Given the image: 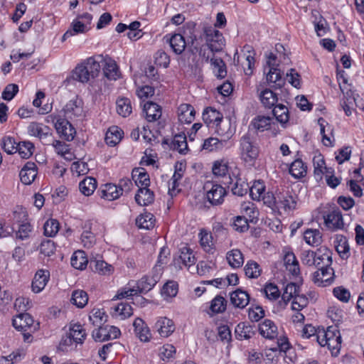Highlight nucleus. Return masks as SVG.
I'll use <instances>...</instances> for the list:
<instances>
[{
    "label": "nucleus",
    "instance_id": "26",
    "mask_svg": "<svg viewBox=\"0 0 364 364\" xmlns=\"http://www.w3.org/2000/svg\"><path fill=\"white\" fill-rule=\"evenodd\" d=\"M195 109L189 104H182L178 108V117L181 123L190 124L195 118Z\"/></svg>",
    "mask_w": 364,
    "mask_h": 364
},
{
    "label": "nucleus",
    "instance_id": "62",
    "mask_svg": "<svg viewBox=\"0 0 364 364\" xmlns=\"http://www.w3.org/2000/svg\"><path fill=\"white\" fill-rule=\"evenodd\" d=\"M59 226L60 224L57 220L53 218L48 220L43 225L45 235L55 236L59 230Z\"/></svg>",
    "mask_w": 364,
    "mask_h": 364
},
{
    "label": "nucleus",
    "instance_id": "47",
    "mask_svg": "<svg viewBox=\"0 0 364 364\" xmlns=\"http://www.w3.org/2000/svg\"><path fill=\"white\" fill-rule=\"evenodd\" d=\"M227 143L226 141L219 140L215 137H210L204 140L202 149L208 151L221 150Z\"/></svg>",
    "mask_w": 364,
    "mask_h": 364
},
{
    "label": "nucleus",
    "instance_id": "58",
    "mask_svg": "<svg viewBox=\"0 0 364 364\" xmlns=\"http://www.w3.org/2000/svg\"><path fill=\"white\" fill-rule=\"evenodd\" d=\"M245 275L249 278H257L260 276L262 269L258 263L250 260L247 262L244 268Z\"/></svg>",
    "mask_w": 364,
    "mask_h": 364
},
{
    "label": "nucleus",
    "instance_id": "3",
    "mask_svg": "<svg viewBox=\"0 0 364 364\" xmlns=\"http://www.w3.org/2000/svg\"><path fill=\"white\" fill-rule=\"evenodd\" d=\"M240 154L241 159L249 164H253L259 156V148L253 144L247 134L240 140Z\"/></svg>",
    "mask_w": 364,
    "mask_h": 364
},
{
    "label": "nucleus",
    "instance_id": "24",
    "mask_svg": "<svg viewBox=\"0 0 364 364\" xmlns=\"http://www.w3.org/2000/svg\"><path fill=\"white\" fill-rule=\"evenodd\" d=\"M158 280L159 277L157 275H146L135 284L136 291L139 294H145L154 288Z\"/></svg>",
    "mask_w": 364,
    "mask_h": 364
},
{
    "label": "nucleus",
    "instance_id": "11",
    "mask_svg": "<svg viewBox=\"0 0 364 364\" xmlns=\"http://www.w3.org/2000/svg\"><path fill=\"white\" fill-rule=\"evenodd\" d=\"M65 116L67 118L73 119L83 116V102L75 97L67 102L63 108Z\"/></svg>",
    "mask_w": 364,
    "mask_h": 364
},
{
    "label": "nucleus",
    "instance_id": "32",
    "mask_svg": "<svg viewBox=\"0 0 364 364\" xmlns=\"http://www.w3.org/2000/svg\"><path fill=\"white\" fill-rule=\"evenodd\" d=\"M200 245L204 251L213 254L215 250L212 234L206 230H201L198 234Z\"/></svg>",
    "mask_w": 364,
    "mask_h": 364
},
{
    "label": "nucleus",
    "instance_id": "44",
    "mask_svg": "<svg viewBox=\"0 0 364 364\" xmlns=\"http://www.w3.org/2000/svg\"><path fill=\"white\" fill-rule=\"evenodd\" d=\"M306 168V166L301 159H296L290 166L289 173L295 178H300L305 176Z\"/></svg>",
    "mask_w": 364,
    "mask_h": 364
},
{
    "label": "nucleus",
    "instance_id": "33",
    "mask_svg": "<svg viewBox=\"0 0 364 364\" xmlns=\"http://www.w3.org/2000/svg\"><path fill=\"white\" fill-rule=\"evenodd\" d=\"M122 134V130L118 127L113 126L109 127L105 135L107 144L111 146H115L121 141Z\"/></svg>",
    "mask_w": 364,
    "mask_h": 364
},
{
    "label": "nucleus",
    "instance_id": "5",
    "mask_svg": "<svg viewBox=\"0 0 364 364\" xmlns=\"http://www.w3.org/2000/svg\"><path fill=\"white\" fill-rule=\"evenodd\" d=\"M52 118L55 128L60 136L68 141H72L75 136L76 131L69 121L58 115L52 116Z\"/></svg>",
    "mask_w": 364,
    "mask_h": 364
},
{
    "label": "nucleus",
    "instance_id": "48",
    "mask_svg": "<svg viewBox=\"0 0 364 364\" xmlns=\"http://www.w3.org/2000/svg\"><path fill=\"white\" fill-rule=\"evenodd\" d=\"M117 113L123 117H128L132 112L131 100L127 97L119 98L117 100Z\"/></svg>",
    "mask_w": 364,
    "mask_h": 364
},
{
    "label": "nucleus",
    "instance_id": "52",
    "mask_svg": "<svg viewBox=\"0 0 364 364\" xmlns=\"http://www.w3.org/2000/svg\"><path fill=\"white\" fill-rule=\"evenodd\" d=\"M73 78L82 83L87 82L90 79V74L86 68L85 63L78 65L73 73Z\"/></svg>",
    "mask_w": 364,
    "mask_h": 364
},
{
    "label": "nucleus",
    "instance_id": "40",
    "mask_svg": "<svg viewBox=\"0 0 364 364\" xmlns=\"http://www.w3.org/2000/svg\"><path fill=\"white\" fill-rule=\"evenodd\" d=\"M338 335H341V333L336 326H329L326 329L322 328L321 329H318L317 333V342L322 343L324 340H326L327 341L330 339H335Z\"/></svg>",
    "mask_w": 364,
    "mask_h": 364
},
{
    "label": "nucleus",
    "instance_id": "51",
    "mask_svg": "<svg viewBox=\"0 0 364 364\" xmlns=\"http://www.w3.org/2000/svg\"><path fill=\"white\" fill-rule=\"evenodd\" d=\"M70 301L77 308H83L88 301L87 294L81 289L75 290L72 294Z\"/></svg>",
    "mask_w": 364,
    "mask_h": 364
},
{
    "label": "nucleus",
    "instance_id": "59",
    "mask_svg": "<svg viewBox=\"0 0 364 364\" xmlns=\"http://www.w3.org/2000/svg\"><path fill=\"white\" fill-rule=\"evenodd\" d=\"M212 171L215 176L225 177L228 173V162L224 159L215 161Z\"/></svg>",
    "mask_w": 364,
    "mask_h": 364
},
{
    "label": "nucleus",
    "instance_id": "34",
    "mask_svg": "<svg viewBox=\"0 0 364 364\" xmlns=\"http://www.w3.org/2000/svg\"><path fill=\"white\" fill-rule=\"evenodd\" d=\"M132 177L135 178V183L139 188L149 187L150 185L149 176L142 168L134 169L132 171Z\"/></svg>",
    "mask_w": 364,
    "mask_h": 364
},
{
    "label": "nucleus",
    "instance_id": "6",
    "mask_svg": "<svg viewBox=\"0 0 364 364\" xmlns=\"http://www.w3.org/2000/svg\"><path fill=\"white\" fill-rule=\"evenodd\" d=\"M204 189L206 191V198L210 204L217 205L223 203L226 191L221 185L208 181L204 186Z\"/></svg>",
    "mask_w": 364,
    "mask_h": 364
},
{
    "label": "nucleus",
    "instance_id": "4",
    "mask_svg": "<svg viewBox=\"0 0 364 364\" xmlns=\"http://www.w3.org/2000/svg\"><path fill=\"white\" fill-rule=\"evenodd\" d=\"M277 208L287 213L296 209L298 196L294 192L287 191L277 195Z\"/></svg>",
    "mask_w": 364,
    "mask_h": 364
},
{
    "label": "nucleus",
    "instance_id": "8",
    "mask_svg": "<svg viewBox=\"0 0 364 364\" xmlns=\"http://www.w3.org/2000/svg\"><path fill=\"white\" fill-rule=\"evenodd\" d=\"M99 328L92 331V338L97 342L117 338L120 335V330L114 326H99Z\"/></svg>",
    "mask_w": 364,
    "mask_h": 364
},
{
    "label": "nucleus",
    "instance_id": "50",
    "mask_svg": "<svg viewBox=\"0 0 364 364\" xmlns=\"http://www.w3.org/2000/svg\"><path fill=\"white\" fill-rule=\"evenodd\" d=\"M171 147L173 149L178 151L180 154H186L188 150L186 135L184 134L175 135L172 140Z\"/></svg>",
    "mask_w": 364,
    "mask_h": 364
},
{
    "label": "nucleus",
    "instance_id": "54",
    "mask_svg": "<svg viewBox=\"0 0 364 364\" xmlns=\"http://www.w3.org/2000/svg\"><path fill=\"white\" fill-rule=\"evenodd\" d=\"M90 77L94 78L97 77L100 71L102 63L101 60H96L95 58H89L84 63Z\"/></svg>",
    "mask_w": 364,
    "mask_h": 364
},
{
    "label": "nucleus",
    "instance_id": "64",
    "mask_svg": "<svg viewBox=\"0 0 364 364\" xmlns=\"http://www.w3.org/2000/svg\"><path fill=\"white\" fill-rule=\"evenodd\" d=\"M250 189L247 183L242 181L241 178L236 179L234 186L232 187V192L234 195L242 196L245 195Z\"/></svg>",
    "mask_w": 364,
    "mask_h": 364
},
{
    "label": "nucleus",
    "instance_id": "28",
    "mask_svg": "<svg viewBox=\"0 0 364 364\" xmlns=\"http://www.w3.org/2000/svg\"><path fill=\"white\" fill-rule=\"evenodd\" d=\"M28 132L30 135L42 139L50 135V129L41 123L33 122L28 125Z\"/></svg>",
    "mask_w": 364,
    "mask_h": 364
},
{
    "label": "nucleus",
    "instance_id": "31",
    "mask_svg": "<svg viewBox=\"0 0 364 364\" xmlns=\"http://www.w3.org/2000/svg\"><path fill=\"white\" fill-rule=\"evenodd\" d=\"M202 117L203 122L208 126L212 123L218 126L223 119V114L212 107H207L205 109Z\"/></svg>",
    "mask_w": 364,
    "mask_h": 364
},
{
    "label": "nucleus",
    "instance_id": "12",
    "mask_svg": "<svg viewBox=\"0 0 364 364\" xmlns=\"http://www.w3.org/2000/svg\"><path fill=\"white\" fill-rule=\"evenodd\" d=\"M98 58L101 60L105 77L110 80H116L119 77V68L114 60L110 58H103L102 56Z\"/></svg>",
    "mask_w": 364,
    "mask_h": 364
},
{
    "label": "nucleus",
    "instance_id": "38",
    "mask_svg": "<svg viewBox=\"0 0 364 364\" xmlns=\"http://www.w3.org/2000/svg\"><path fill=\"white\" fill-rule=\"evenodd\" d=\"M305 242L313 247L319 245L322 242L321 232L316 229H308L304 233Z\"/></svg>",
    "mask_w": 364,
    "mask_h": 364
},
{
    "label": "nucleus",
    "instance_id": "27",
    "mask_svg": "<svg viewBox=\"0 0 364 364\" xmlns=\"http://www.w3.org/2000/svg\"><path fill=\"white\" fill-rule=\"evenodd\" d=\"M143 112L148 122H154L161 116V109L159 105L152 102H146L143 106Z\"/></svg>",
    "mask_w": 364,
    "mask_h": 364
},
{
    "label": "nucleus",
    "instance_id": "25",
    "mask_svg": "<svg viewBox=\"0 0 364 364\" xmlns=\"http://www.w3.org/2000/svg\"><path fill=\"white\" fill-rule=\"evenodd\" d=\"M282 75L283 73L279 68L269 70L266 76L267 82L272 87L279 89L285 84V79L282 77Z\"/></svg>",
    "mask_w": 364,
    "mask_h": 364
},
{
    "label": "nucleus",
    "instance_id": "43",
    "mask_svg": "<svg viewBox=\"0 0 364 364\" xmlns=\"http://www.w3.org/2000/svg\"><path fill=\"white\" fill-rule=\"evenodd\" d=\"M97 188V181L92 177H86L79 183L80 192L87 196L92 195Z\"/></svg>",
    "mask_w": 364,
    "mask_h": 364
},
{
    "label": "nucleus",
    "instance_id": "45",
    "mask_svg": "<svg viewBox=\"0 0 364 364\" xmlns=\"http://www.w3.org/2000/svg\"><path fill=\"white\" fill-rule=\"evenodd\" d=\"M227 260L232 268H239L244 263V259L242 252L237 250H232L227 253Z\"/></svg>",
    "mask_w": 364,
    "mask_h": 364
},
{
    "label": "nucleus",
    "instance_id": "17",
    "mask_svg": "<svg viewBox=\"0 0 364 364\" xmlns=\"http://www.w3.org/2000/svg\"><path fill=\"white\" fill-rule=\"evenodd\" d=\"M133 326L134 333L139 339L142 342L149 341L151 334L148 326L140 318H136L134 321Z\"/></svg>",
    "mask_w": 364,
    "mask_h": 364
},
{
    "label": "nucleus",
    "instance_id": "61",
    "mask_svg": "<svg viewBox=\"0 0 364 364\" xmlns=\"http://www.w3.org/2000/svg\"><path fill=\"white\" fill-rule=\"evenodd\" d=\"M34 146L29 141H21L17 144L16 151L23 159H28L32 154Z\"/></svg>",
    "mask_w": 364,
    "mask_h": 364
},
{
    "label": "nucleus",
    "instance_id": "22",
    "mask_svg": "<svg viewBox=\"0 0 364 364\" xmlns=\"http://www.w3.org/2000/svg\"><path fill=\"white\" fill-rule=\"evenodd\" d=\"M259 332L264 337L269 340L277 338L278 331L277 327L269 319H264V321L259 325Z\"/></svg>",
    "mask_w": 364,
    "mask_h": 364
},
{
    "label": "nucleus",
    "instance_id": "9",
    "mask_svg": "<svg viewBox=\"0 0 364 364\" xmlns=\"http://www.w3.org/2000/svg\"><path fill=\"white\" fill-rule=\"evenodd\" d=\"M196 257L192 250L188 247H183L179 250L178 255L173 259L174 265L179 269L183 267H190L196 263Z\"/></svg>",
    "mask_w": 364,
    "mask_h": 364
},
{
    "label": "nucleus",
    "instance_id": "53",
    "mask_svg": "<svg viewBox=\"0 0 364 364\" xmlns=\"http://www.w3.org/2000/svg\"><path fill=\"white\" fill-rule=\"evenodd\" d=\"M321 346L325 347L326 346L328 350L331 351L332 355H337L340 351L341 347V336L338 335L335 339L324 340L322 343L317 342Z\"/></svg>",
    "mask_w": 364,
    "mask_h": 364
},
{
    "label": "nucleus",
    "instance_id": "18",
    "mask_svg": "<svg viewBox=\"0 0 364 364\" xmlns=\"http://www.w3.org/2000/svg\"><path fill=\"white\" fill-rule=\"evenodd\" d=\"M86 333L82 326L79 323L71 324L68 338L65 340L67 343L68 341L71 343L73 341L76 343L82 344L85 339Z\"/></svg>",
    "mask_w": 364,
    "mask_h": 364
},
{
    "label": "nucleus",
    "instance_id": "60",
    "mask_svg": "<svg viewBox=\"0 0 364 364\" xmlns=\"http://www.w3.org/2000/svg\"><path fill=\"white\" fill-rule=\"evenodd\" d=\"M94 263L95 271L102 275H109L113 272V267L103 260L91 261L90 264Z\"/></svg>",
    "mask_w": 364,
    "mask_h": 364
},
{
    "label": "nucleus",
    "instance_id": "1",
    "mask_svg": "<svg viewBox=\"0 0 364 364\" xmlns=\"http://www.w3.org/2000/svg\"><path fill=\"white\" fill-rule=\"evenodd\" d=\"M92 16L89 13L78 15L71 23L70 28L63 34L62 41L68 38L87 32L91 28Z\"/></svg>",
    "mask_w": 364,
    "mask_h": 364
},
{
    "label": "nucleus",
    "instance_id": "49",
    "mask_svg": "<svg viewBox=\"0 0 364 364\" xmlns=\"http://www.w3.org/2000/svg\"><path fill=\"white\" fill-rule=\"evenodd\" d=\"M210 63L213 67L215 75L218 77L223 78L226 76V66L224 61L220 58L213 57L210 59Z\"/></svg>",
    "mask_w": 364,
    "mask_h": 364
},
{
    "label": "nucleus",
    "instance_id": "19",
    "mask_svg": "<svg viewBox=\"0 0 364 364\" xmlns=\"http://www.w3.org/2000/svg\"><path fill=\"white\" fill-rule=\"evenodd\" d=\"M331 253L328 249L326 247H321L316 250L315 264H314V267L320 269L325 267L331 266Z\"/></svg>",
    "mask_w": 364,
    "mask_h": 364
},
{
    "label": "nucleus",
    "instance_id": "30",
    "mask_svg": "<svg viewBox=\"0 0 364 364\" xmlns=\"http://www.w3.org/2000/svg\"><path fill=\"white\" fill-rule=\"evenodd\" d=\"M154 195L149 187L139 188L135 195V200L139 205L145 206L154 202Z\"/></svg>",
    "mask_w": 364,
    "mask_h": 364
},
{
    "label": "nucleus",
    "instance_id": "7",
    "mask_svg": "<svg viewBox=\"0 0 364 364\" xmlns=\"http://www.w3.org/2000/svg\"><path fill=\"white\" fill-rule=\"evenodd\" d=\"M13 326L19 331H37L39 329V323L34 322L33 317L28 313L17 315L12 321Z\"/></svg>",
    "mask_w": 364,
    "mask_h": 364
},
{
    "label": "nucleus",
    "instance_id": "42",
    "mask_svg": "<svg viewBox=\"0 0 364 364\" xmlns=\"http://www.w3.org/2000/svg\"><path fill=\"white\" fill-rule=\"evenodd\" d=\"M259 100L266 108H272L277 102V96L269 89H265L259 94Z\"/></svg>",
    "mask_w": 364,
    "mask_h": 364
},
{
    "label": "nucleus",
    "instance_id": "13",
    "mask_svg": "<svg viewBox=\"0 0 364 364\" xmlns=\"http://www.w3.org/2000/svg\"><path fill=\"white\" fill-rule=\"evenodd\" d=\"M324 222L326 227L332 230H341L344 223L341 212L339 209L333 210L324 215Z\"/></svg>",
    "mask_w": 364,
    "mask_h": 364
},
{
    "label": "nucleus",
    "instance_id": "63",
    "mask_svg": "<svg viewBox=\"0 0 364 364\" xmlns=\"http://www.w3.org/2000/svg\"><path fill=\"white\" fill-rule=\"evenodd\" d=\"M298 293H299V286L295 283H289L286 286L282 299L287 304L291 299H294Z\"/></svg>",
    "mask_w": 364,
    "mask_h": 364
},
{
    "label": "nucleus",
    "instance_id": "15",
    "mask_svg": "<svg viewBox=\"0 0 364 364\" xmlns=\"http://www.w3.org/2000/svg\"><path fill=\"white\" fill-rule=\"evenodd\" d=\"M37 176V166L35 163L28 161L21 168L19 176L21 181L26 184H31Z\"/></svg>",
    "mask_w": 364,
    "mask_h": 364
},
{
    "label": "nucleus",
    "instance_id": "46",
    "mask_svg": "<svg viewBox=\"0 0 364 364\" xmlns=\"http://www.w3.org/2000/svg\"><path fill=\"white\" fill-rule=\"evenodd\" d=\"M284 262L287 270L293 275L299 274V262L293 252H287L284 257Z\"/></svg>",
    "mask_w": 364,
    "mask_h": 364
},
{
    "label": "nucleus",
    "instance_id": "37",
    "mask_svg": "<svg viewBox=\"0 0 364 364\" xmlns=\"http://www.w3.org/2000/svg\"><path fill=\"white\" fill-rule=\"evenodd\" d=\"M272 113L276 119L285 127V124L289 119L288 108L284 105L278 104L274 107Z\"/></svg>",
    "mask_w": 364,
    "mask_h": 364
},
{
    "label": "nucleus",
    "instance_id": "10",
    "mask_svg": "<svg viewBox=\"0 0 364 364\" xmlns=\"http://www.w3.org/2000/svg\"><path fill=\"white\" fill-rule=\"evenodd\" d=\"M164 40L176 55L182 54L186 47L184 37L179 33L167 34L164 37Z\"/></svg>",
    "mask_w": 364,
    "mask_h": 364
},
{
    "label": "nucleus",
    "instance_id": "41",
    "mask_svg": "<svg viewBox=\"0 0 364 364\" xmlns=\"http://www.w3.org/2000/svg\"><path fill=\"white\" fill-rule=\"evenodd\" d=\"M155 218L153 214L144 213L136 219V225L139 228L149 230L154 226Z\"/></svg>",
    "mask_w": 364,
    "mask_h": 364
},
{
    "label": "nucleus",
    "instance_id": "14",
    "mask_svg": "<svg viewBox=\"0 0 364 364\" xmlns=\"http://www.w3.org/2000/svg\"><path fill=\"white\" fill-rule=\"evenodd\" d=\"M154 328L161 337L167 338L175 331V325L171 319L160 317L155 323Z\"/></svg>",
    "mask_w": 364,
    "mask_h": 364
},
{
    "label": "nucleus",
    "instance_id": "56",
    "mask_svg": "<svg viewBox=\"0 0 364 364\" xmlns=\"http://www.w3.org/2000/svg\"><path fill=\"white\" fill-rule=\"evenodd\" d=\"M227 301L220 295L216 296L210 302V309L213 314H220L226 309Z\"/></svg>",
    "mask_w": 364,
    "mask_h": 364
},
{
    "label": "nucleus",
    "instance_id": "29",
    "mask_svg": "<svg viewBox=\"0 0 364 364\" xmlns=\"http://www.w3.org/2000/svg\"><path fill=\"white\" fill-rule=\"evenodd\" d=\"M112 314L114 317L124 320L133 314V310L130 304L126 302H121L111 308Z\"/></svg>",
    "mask_w": 364,
    "mask_h": 364
},
{
    "label": "nucleus",
    "instance_id": "35",
    "mask_svg": "<svg viewBox=\"0 0 364 364\" xmlns=\"http://www.w3.org/2000/svg\"><path fill=\"white\" fill-rule=\"evenodd\" d=\"M70 263L73 267L82 270L86 268L88 259L86 254L82 250H77L71 257Z\"/></svg>",
    "mask_w": 364,
    "mask_h": 364
},
{
    "label": "nucleus",
    "instance_id": "36",
    "mask_svg": "<svg viewBox=\"0 0 364 364\" xmlns=\"http://www.w3.org/2000/svg\"><path fill=\"white\" fill-rule=\"evenodd\" d=\"M272 122L270 117L258 115L252 120L250 125L258 132H264L270 127Z\"/></svg>",
    "mask_w": 364,
    "mask_h": 364
},
{
    "label": "nucleus",
    "instance_id": "20",
    "mask_svg": "<svg viewBox=\"0 0 364 364\" xmlns=\"http://www.w3.org/2000/svg\"><path fill=\"white\" fill-rule=\"evenodd\" d=\"M235 334L238 340H248L255 335V330L249 323L241 322L236 326Z\"/></svg>",
    "mask_w": 364,
    "mask_h": 364
},
{
    "label": "nucleus",
    "instance_id": "23",
    "mask_svg": "<svg viewBox=\"0 0 364 364\" xmlns=\"http://www.w3.org/2000/svg\"><path fill=\"white\" fill-rule=\"evenodd\" d=\"M123 193L122 187L112 183H107L104 185L103 188L100 190L101 198L107 200H114L117 199Z\"/></svg>",
    "mask_w": 364,
    "mask_h": 364
},
{
    "label": "nucleus",
    "instance_id": "21",
    "mask_svg": "<svg viewBox=\"0 0 364 364\" xmlns=\"http://www.w3.org/2000/svg\"><path fill=\"white\" fill-rule=\"evenodd\" d=\"M230 302L235 307L244 309L250 302V296L247 291L237 289L230 294Z\"/></svg>",
    "mask_w": 364,
    "mask_h": 364
},
{
    "label": "nucleus",
    "instance_id": "16",
    "mask_svg": "<svg viewBox=\"0 0 364 364\" xmlns=\"http://www.w3.org/2000/svg\"><path fill=\"white\" fill-rule=\"evenodd\" d=\"M50 278V272L48 270H38L33 279L31 287L35 293H39L44 289Z\"/></svg>",
    "mask_w": 364,
    "mask_h": 364
},
{
    "label": "nucleus",
    "instance_id": "39",
    "mask_svg": "<svg viewBox=\"0 0 364 364\" xmlns=\"http://www.w3.org/2000/svg\"><path fill=\"white\" fill-rule=\"evenodd\" d=\"M336 250L342 259H347L350 255V247L346 237L337 235Z\"/></svg>",
    "mask_w": 364,
    "mask_h": 364
},
{
    "label": "nucleus",
    "instance_id": "57",
    "mask_svg": "<svg viewBox=\"0 0 364 364\" xmlns=\"http://www.w3.org/2000/svg\"><path fill=\"white\" fill-rule=\"evenodd\" d=\"M176 353V348L169 343L164 344L163 346L159 348V355L160 358L164 361H169L173 359Z\"/></svg>",
    "mask_w": 364,
    "mask_h": 364
},
{
    "label": "nucleus",
    "instance_id": "55",
    "mask_svg": "<svg viewBox=\"0 0 364 364\" xmlns=\"http://www.w3.org/2000/svg\"><path fill=\"white\" fill-rule=\"evenodd\" d=\"M250 195L254 200L259 201L261 198L264 194L265 186L263 182L260 181H255L253 185L250 187Z\"/></svg>",
    "mask_w": 364,
    "mask_h": 364
},
{
    "label": "nucleus",
    "instance_id": "2",
    "mask_svg": "<svg viewBox=\"0 0 364 364\" xmlns=\"http://www.w3.org/2000/svg\"><path fill=\"white\" fill-rule=\"evenodd\" d=\"M203 36L205 39V45L212 53L220 52L224 48L225 45V38L223 33L215 27H204Z\"/></svg>",
    "mask_w": 364,
    "mask_h": 364
}]
</instances>
